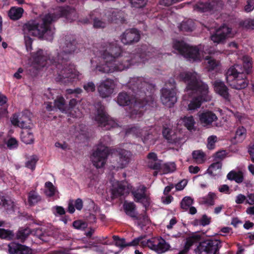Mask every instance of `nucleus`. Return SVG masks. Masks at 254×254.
Here are the masks:
<instances>
[{"mask_svg":"<svg viewBox=\"0 0 254 254\" xmlns=\"http://www.w3.org/2000/svg\"><path fill=\"white\" fill-rule=\"evenodd\" d=\"M41 196L37 192L31 191L29 193L28 202L30 205H34L41 201Z\"/></svg>","mask_w":254,"mask_h":254,"instance_id":"4c0bfd02","label":"nucleus"},{"mask_svg":"<svg viewBox=\"0 0 254 254\" xmlns=\"http://www.w3.org/2000/svg\"><path fill=\"white\" fill-rule=\"evenodd\" d=\"M246 197L242 194H239L236 197L235 202L237 204H241L246 200Z\"/></svg>","mask_w":254,"mask_h":254,"instance_id":"69168bd1","label":"nucleus"},{"mask_svg":"<svg viewBox=\"0 0 254 254\" xmlns=\"http://www.w3.org/2000/svg\"><path fill=\"white\" fill-rule=\"evenodd\" d=\"M227 179L230 180H234L237 183H241L243 181V174L241 171H232L229 172L227 176Z\"/></svg>","mask_w":254,"mask_h":254,"instance_id":"72a5a7b5","label":"nucleus"},{"mask_svg":"<svg viewBox=\"0 0 254 254\" xmlns=\"http://www.w3.org/2000/svg\"><path fill=\"white\" fill-rule=\"evenodd\" d=\"M134 200L137 202H140L144 206H146L150 203V199L146 193V188L143 186H140L136 189L131 192Z\"/></svg>","mask_w":254,"mask_h":254,"instance_id":"6ab92c4d","label":"nucleus"},{"mask_svg":"<svg viewBox=\"0 0 254 254\" xmlns=\"http://www.w3.org/2000/svg\"><path fill=\"white\" fill-rule=\"evenodd\" d=\"M103 48L102 57L104 63L96 66V70L102 73L121 71L128 68L131 64L144 61L139 54L133 55L130 62L128 58L123 60H117L122 53L121 48L117 41L106 43Z\"/></svg>","mask_w":254,"mask_h":254,"instance_id":"7ed1b4c3","label":"nucleus"},{"mask_svg":"<svg viewBox=\"0 0 254 254\" xmlns=\"http://www.w3.org/2000/svg\"><path fill=\"white\" fill-rule=\"evenodd\" d=\"M140 246L142 247H147L158 254L164 253L170 248V245L161 238L146 239L144 237H142V239L140 242Z\"/></svg>","mask_w":254,"mask_h":254,"instance_id":"9d476101","label":"nucleus"},{"mask_svg":"<svg viewBox=\"0 0 254 254\" xmlns=\"http://www.w3.org/2000/svg\"><path fill=\"white\" fill-rule=\"evenodd\" d=\"M113 239L115 242L116 246L121 248H124L127 246H135L137 245H140V242L142 239V237H139L135 238L129 243H127L124 239H120L117 236H113Z\"/></svg>","mask_w":254,"mask_h":254,"instance_id":"a878e982","label":"nucleus"},{"mask_svg":"<svg viewBox=\"0 0 254 254\" xmlns=\"http://www.w3.org/2000/svg\"><path fill=\"white\" fill-rule=\"evenodd\" d=\"M215 91L226 99H228V89L223 82L216 80L212 83Z\"/></svg>","mask_w":254,"mask_h":254,"instance_id":"393cba45","label":"nucleus"},{"mask_svg":"<svg viewBox=\"0 0 254 254\" xmlns=\"http://www.w3.org/2000/svg\"><path fill=\"white\" fill-rule=\"evenodd\" d=\"M192 158L198 164H201L205 160V155L204 153L200 150H195L192 152Z\"/></svg>","mask_w":254,"mask_h":254,"instance_id":"58836bf2","label":"nucleus"},{"mask_svg":"<svg viewBox=\"0 0 254 254\" xmlns=\"http://www.w3.org/2000/svg\"><path fill=\"white\" fill-rule=\"evenodd\" d=\"M7 145L10 149L15 148L18 146V142L14 138H10L7 141Z\"/></svg>","mask_w":254,"mask_h":254,"instance_id":"13d9d810","label":"nucleus"},{"mask_svg":"<svg viewBox=\"0 0 254 254\" xmlns=\"http://www.w3.org/2000/svg\"><path fill=\"white\" fill-rule=\"evenodd\" d=\"M235 32L226 25H223L217 29L210 36L211 40L214 43H223L227 38L232 37Z\"/></svg>","mask_w":254,"mask_h":254,"instance_id":"f8f14e48","label":"nucleus"},{"mask_svg":"<svg viewBox=\"0 0 254 254\" xmlns=\"http://www.w3.org/2000/svg\"><path fill=\"white\" fill-rule=\"evenodd\" d=\"M8 251L10 254H31V250L25 246L14 242L8 245Z\"/></svg>","mask_w":254,"mask_h":254,"instance_id":"5701e85b","label":"nucleus"},{"mask_svg":"<svg viewBox=\"0 0 254 254\" xmlns=\"http://www.w3.org/2000/svg\"><path fill=\"white\" fill-rule=\"evenodd\" d=\"M11 121L13 125L21 127L23 129L31 128L33 127L27 112L22 113L18 116L14 115Z\"/></svg>","mask_w":254,"mask_h":254,"instance_id":"dca6fc26","label":"nucleus"},{"mask_svg":"<svg viewBox=\"0 0 254 254\" xmlns=\"http://www.w3.org/2000/svg\"><path fill=\"white\" fill-rule=\"evenodd\" d=\"M38 160V158L37 156L32 155L28 158L27 161L25 163V166L32 170H34Z\"/></svg>","mask_w":254,"mask_h":254,"instance_id":"37998d69","label":"nucleus"},{"mask_svg":"<svg viewBox=\"0 0 254 254\" xmlns=\"http://www.w3.org/2000/svg\"><path fill=\"white\" fill-rule=\"evenodd\" d=\"M82 91V90L80 88H77L74 89H67L66 90V94H80Z\"/></svg>","mask_w":254,"mask_h":254,"instance_id":"338daca9","label":"nucleus"},{"mask_svg":"<svg viewBox=\"0 0 254 254\" xmlns=\"http://www.w3.org/2000/svg\"><path fill=\"white\" fill-rule=\"evenodd\" d=\"M200 237L199 235H195L189 237L187 239L185 246L184 248L187 249V251H189L190 247L194 243H197L200 240Z\"/></svg>","mask_w":254,"mask_h":254,"instance_id":"ea45409f","label":"nucleus"},{"mask_svg":"<svg viewBox=\"0 0 254 254\" xmlns=\"http://www.w3.org/2000/svg\"><path fill=\"white\" fill-rule=\"evenodd\" d=\"M130 187L127 186V183L116 182L113 185L112 189V196L114 198L124 195L129 192Z\"/></svg>","mask_w":254,"mask_h":254,"instance_id":"aec40b11","label":"nucleus"},{"mask_svg":"<svg viewBox=\"0 0 254 254\" xmlns=\"http://www.w3.org/2000/svg\"><path fill=\"white\" fill-rule=\"evenodd\" d=\"M153 102L154 100L152 97H149L148 100L146 101L145 102L142 101V99H135L133 107V110L130 113V118L134 120L139 119L143 115L142 111L139 110V109L146 105L153 106L154 104Z\"/></svg>","mask_w":254,"mask_h":254,"instance_id":"ddd939ff","label":"nucleus"},{"mask_svg":"<svg viewBox=\"0 0 254 254\" xmlns=\"http://www.w3.org/2000/svg\"><path fill=\"white\" fill-rule=\"evenodd\" d=\"M129 86L133 90H140L145 92V91H151L154 86L145 81L142 77H134L130 79L129 82Z\"/></svg>","mask_w":254,"mask_h":254,"instance_id":"f3484780","label":"nucleus"},{"mask_svg":"<svg viewBox=\"0 0 254 254\" xmlns=\"http://www.w3.org/2000/svg\"><path fill=\"white\" fill-rule=\"evenodd\" d=\"M172 131L169 128H164L163 130L162 133L164 137H165L169 142L171 143L176 142V138L171 133Z\"/></svg>","mask_w":254,"mask_h":254,"instance_id":"a18cd8bd","label":"nucleus"},{"mask_svg":"<svg viewBox=\"0 0 254 254\" xmlns=\"http://www.w3.org/2000/svg\"><path fill=\"white\" fill-rule=\"evenodd\" d=\"M183 122L185 126L189 130H191L193 128L195 122L192 116H190L189 117H184L183 119Z\"/></svg>","mask_w":254,"mask_h":254,"instance_id":"49530a36","label":"nucleus"},{"mask_svg":"<svg viewBox=\"0 0 254 254\" xmlns=\"http://www.w3.org/2000/svg\"><path fill=\"white\" fill-rule=\"evenodd\" d=\"M243 61V68H242V70L247 74H248L250 69L252 67V59L248 56H244Z\"/></svg>","mask_w":254,"mask_h":254,"instance_id":"79ce46f5","label":"nucleus"},{"mask_svg":"<svg viewBox=\"0 0 254 254\" xmlns=\"http://www.w3.org/2000/svg\"><path fill=\"white\" fill-rule=\"evenodd\" d=\"M31 234V230L29 228H21L17 231L16 238L21 242H23Z\"/></svg>","mask_w":254,"mask_h":254,"instance_id":"e433bc0d","label":"nucleus"},{"mask_svg":"<svg viewBox=\"0 0 254 254\" xmlns=\"http://www.w3.org/2000/svg\"><path fill=\"white\" fill-rule=\"evenodd\" d=\"M129 96L125 92L120 93L117 97V102L120 106H127L131 102Z\"/></svg>","mask_w":254,"mask_h":254,"instance_id":"c9c22d12","label":"nucleus"},{"mask_svg":"<svg viewBox=\"0 0 254 254\" xmlns=\"http://www.w3.org/2000/svg\"><path fill=\"white\" fill-rule=\"evenodd\" d=\"M246 129L243 127H240L237 129L234 137L233 138V141L234 143L242 142L246 138Z\"/></svg>","mask_w":254,"mask_h":254,"instance_id":"c756f323","label":"nucleus"},{"mask_svg":"<svg viewBox=\"0 0 254 254\" xmlns=\"http://www.w3.org/2000/svg\"><path fill=\"white\" fill-rule=\"evenodd\" d=\"M242 25L246 28L254 29V19H246L243 22Z\"/></svg>","mask_w":254,"mask_h":254,"instance_id":"603ef678","label":"nucleus"},{"mask_svg":"<svg viewBox=\"0 0 254 254\" xmlns=\"http://www.w3.org/2000/svg\"><path fill=\"white\" fill-rule=\"evenodd\" d=\"M127 133H131L136 136L142 137V140L143 142H145L148 139V137L150 135L148 134L147 137L146 136L145 131L143 129H139L137 127H134L129 128Z\"/></svg>","mask_w":254,"mask_h":254,"instance_id":"473e14b6","label":"nucleus"},{"mask_svg":"<svg viewBox=\"0 0 254 254\" xmlns=\"http://www.w3.org/2000/svg\"><path fill=\"white\" fill-rule=\"evenodd\" d=\"M139 39L140 35L138 31L135 29H127L121 36V41L125 45L137 42Z\"/></svg>","mask_w":254,"mask_h":254,"instance_id":"a211bd4d","label":"nucleus"},{"mask_svg":"<svg viewBox=\"0 0 254 254\" xmlns=\"http://www.w3.org/2000/svg\"><path fill=\"white\" fill-rule=\"evenodd\" d=\"M254 9V0H248L247 4L245 6V10L246 12L252 11Z\"/></svg>","mask_w":254,"mask_h":254,"instance_id":"680f3d73","label":"nucleus"},{"mask_svg":"<svg viewBox=\"0 0 254 254\" xmlns=\"http://www.w3.org/2000/svg\"><path fill=\"white\" fill-rule=\"evenodd\" d=\"M60 51L57 53L56 59L50 58L46 51L42 50L37 51L33 55V61L40 66H45L50 64H55L58 69L57 81L63 84L71 83L77 79L79 73L73 65L67 63L69 55L77 51V47L75 41L66 40L61 44Z\"/></svg>","mask_w":254,"mask_h":254,"instance_id":"f257e3e1","label":"nucleus"},{"mask_svg":"<svg viewBox=\"0 0 254 254\" xmlns=\"http://www.w3.org/2000/svg\"><path fill=\"white\" fill-rule=\"evenodd\" d=\"M247 74L239 64H235L227 70L226 73L227 82L233 88L240 90L247 87L249 84Z\"/></svg>","mask_w":254,"mask_h":254,"instance_id":"39448f33","label":"nucleus"},{"mask_svg":"<svg viewBox=\"0 0 254 254\" xmlns=\"http://www.w3.org/2000/svg\"><path fill=\"white\" fill-rule=\"evenodd\" d=\"M21 139L23 142L26 144L33 143L34 141V137L32 131L30 128L23 129L21 133Z\"/></svg>","mask_w":254,"mask_h":254,"instance_id":"cd10ccee","label":"nucleus"},{"mask_svg":"<svg viewBox=\"0 0 254 254\" xmlns=\"http://www.w3.org/2000/svg\"><path fill=\"white\" fill-rule=\"evenodd\" d=\"M149 167L154 170H159L161 174H167L174 171L176 169V166L174 163L162 164L161 162H155L153 165L152 163H149Z\"/></svg>","mask_w":254,"mask_h":254,"instance_id":"4be33fe9","label":"nucleus"},{"mask_svg":"<svg viewBox=\"0 0 254 254\" xmlns=\"http://www.w3.org/2000/svg\"><path fill=\"white\" fill-rule=\"evenodd\" d=\"M31 234L37 237L41 240H44V234L40 228H37L31 231Z\"/></svg>","mask_w":254,"mask_h":254,"instance_id":"5fc2aeb1","label":"nucleus"},{"mask_svg":"<svg viewBox=\"0 0 254 254\" xmlns=\"http://www.w3.org/2000/svg\"><path fill=\"white\" fill-rule=\"evenodd\" d=\"M222 168V163L217 161L212 164L208 168L207 171L211 175L215 176L219 175L221 173Z\"/></svg>","mask_w":254,"mask_h":254,"instance_id":"7c9ffc66","label":"nucleus"},{"mask_svg":"<svg viewBox=\"0 0 254 254\" xmlns=\"http://www.w3.org/2000/svg\"><path fill=\"white\" fill-rule=\"evenodd\" d=\"M124 207L127 214L136 219H140L139 217L137 216L135 212V205L133 202L125 201Z\"/></svg>","mask_w":254,"mask_h":254,"instance_id":"c85d7f7f","label":"nucleus"},{"mask_svg":"<svg viewBox=\"0 0 254 254\" xmlns=\"http://www.w3.org/2000/svg\"><path fill=\"white\" fill-rule=\"evenodd\" d=\"M148 158L150 160L148 163V165L149 166V163H152L153 165L155 162H159L160 163V161L157 160V155L154 153H150L148 155Z\"/></svg>","mask_w":254,"mask_h":254,"instance_id":"052dcab7","label":"nucleus"},{"mask_svg":"<svg viewBox=\"0 0 254 254\" xmlns=\"http://www.w3.org/2000/svg\"><path fill=\"white\" fill-rule=\"evenodd\" d=\"M203 58L205 60L207 68L209 70H214L220 65V61L214 59L211 57L204 56Z\"/></svg>","mask_w":254,"mask_h":254,"instance_id":"2f4dec72","label":"nucleus"},{"mask_svg":"<svg viewBox=\"0 0 254 254\" xmlns=\"http://www.w3.org/2000/svg\"><path fill=\"white\" fill-rule=\"evenodd\" d=\"M216 198V196L215 193L209 192L206 197L202 198V202L209 205H213Z\"/></svg>","mask_w":254,"mask_h":254,"instance_id":"09e8293b","label":"nucleus"},{"mask_svg":"<svg viewBox=\"0 0 254 254\" xmlns=\"http://www.w3.org/2000/svg\"><path fill=\"white\" fill-rule=\"evenodd\" d=\"M116 86L115 81L112 79L107 78L101 81L98 86L100 96L102 98L110 97L113 93Z\"/></svg>","mask_w":254,"mask_h":254,"instance_id":"4468645a","label":"nucleus"},{"mask_svg":"<svg viewBox=\"0 0 254 254\" xmlns=\"http://www.w3.org/2000/svg\"><path fill=\"white\" fill-rule=\"evenodd\" d=\"M110 141L109 136H104L100 140L97 148L92 153L90 159L94 166L96 168H101L105 164L109 149L107 147Z\"/></svg>","mask_w":254,"mask_h":254,"instance_id":"0eeeda50","label":"nucleus"},{"mask_svg":"<svg viewBox=\"0 0 254 254\" xmlns=\"http://www.w3.org/2000/svg\"><path fill=\"white\" fill-rule=\"evenodd\" d=\"M220 241L208 239L200 242L195 250L196 254H216L220 248Z\"/></svg>","mask_w":254,"mask_h":254,"instance_id":"9b49d317","label":"nucleus"},{"mask_svg":"<svg viewBox=\"0 0 254 254\" xmlns=\"http://www.w3.org/2000/svg\"><path fill=\"white\" fill-rule=\"evenodd\" d=\"M132 6L136 8H140L144 6L147 2V0H129Z\"/></svg>","mask_w":254,"mask_h":254,"instance_id":"3c124183","label":"nucleus"},{"mask_svg":"<svg viewBox=\"0 0 254 254\" xmlns=\"http://www.w3.org/2000/svg\"><path fill=\"white\" fill-rule=\"evenodd\" d=\"M106 23L102 20L96 18L94 19L93 26L95 28H104L106 26Z\"/></svg>","mask_w":254,"mask_h":254,"instance_id":"bf43d9fd","label":"nucleus"},{"mask_svg":"<svg viewBox=\"0 0 254 254\" xmlns=\"http://www.w3.org/2000/svg\"><path fill=\"white\" fill-rule=\"evenodd\" d=\"M210 223V218L207 217L205 215H203L200 221V224L202 226L208 225Z\"/></svg>","mask_w":254,"mask_h":254,"instance_id":"774afa93","label":"nucleus"},{"mask_svg":"<svg viewBox=\"0 0 254 254\" xmlns=\"http://www.w3.org/2000/svg\"><path fill=\"white\" fill-rule=\"evenodd\" d=\"M223 7L222 2L218 0H213L209 2H199L194 6V9L200 12L215 11L221 10Z\"/></svg>","mask_w":254,"mask_h":254,"instance_id":"2eb2a0df","label":"nucleus"},{"mask_svg":"<svg viewBox=\"0 0 254 254\" xmlns=\"http://www.w3.org/2000/svg\"><path fill=\"white\" fill-rule=\"evenodd\" d=\"M55 106L62 112L66 111L65 100L63 97H59L55 100Z\"/></svg>","mask_w":254,"mask_h":254,"instance_id":"de8ad7c7","label":"nucleus"},{"mask_svg":"<svg viewBox=\"0 0 254 254\" xmlns=\"http://www.w3.org/2000/svg\"><path fill=\"white\" fill-rule=\"evenodd\" d=\"M23 9L20 7H12L9 11L8 15L12 20H17L22 15Z\"/></svg>","mask_w":254,"mask_h":254,"instance_id":"f704fd0d","label":"nucleus"},{"mask_svg":"<svg viewBox=\"0 0 254 254\" xmlns=\"http://www.w3.org/2000/svg\"><path fill=\"white\" fill-rule=\"evenodd\" d=\"M173 47L178 52L190 61H198L204 57V48L201 45L190 46L182 40L174 41Z\"/></svg>","mask_w":254,"mask_h":254,"instance_id":"423d86ee","label":"nucleus"},{"mask_svg":"<svg viewBox=\"0 0 254 254\" xmlns=\"http://www.w3.org/2000/svg\"><path fill=\"white\" fill-rule=\"evenodd\" d=\"M180 80L187 84L186 92L188 94H196L188 105V110L194 111L199 108L203 101L210 100L208 95V87L200 80V77L195 71H183L178 75Z\"/></svg>","mask_w":254,"mask_h":254,"instance_id":"20e7f679","label":"nucleus"},{"mask_svg":"<svg viewBox=\"0 0 254 254\" xmlns=\"http://www.w3.org/2000/svg\"><path fill=\"white\" fill-rule=\"evenodd\" d=\"M58 14H48L43 18L41 23L35 21H30L24 24L23 31L25 45L27 51L32 49V38L30 36L42 37L49 35L48 40H52L54 31L51 29L50 24L61 17L64 16L69 20L72 21L76 19V14L74 10L68 8L60 7L58 9Z\"/></svg>","mask_w":254,"mask_h":254,"instance_id":"f03ea898","label":"nucleus"},{"mask_svg":"<svg viewBox=\"0 0 254 254\" xmlns=\"http://www.w3.org/2000/svg\"><path fill=\"white\" fill-rule=\"evenodd\" d=\"M161 100L162 103L168 107H171L177 102L175 82L170 79L162 89Z\"/></svg>","mask_w":254,"mask_h":254,"instance_id":"1a4fd4ad","label":"nucleus"},{"mask_svg":"<svg viewBox=\"0 0 254 254\" xmlns=\"http://www.w3.org/2000/svg\"><path fill=\"white\" fill-rule=\"evenodd\" d=\"M96 111L92 117V119L96 122L99 126L105 127L106 129H110L117 126L115 121L110 118L105 111L104 107L100 103L97 104Z\"/></svg>","mask_w":254,"mask_h":254,"instance_id":"6e6552de","label":"nucleus"},{"mask_svg":"<svg viewBox=\"0 0 254 254\" xmlns=\"http://www.w3.org/2000/svg\"><path fill=\"white\" fill-rule=\"evenodd\" d=\"M193 28V23L191 20H188L187 21H183L180 24L179 29L181 31H191Z\"/></svg>","mask_w":254,"mask_h":254,"instance_id":"c03bdc74","label":"nucleus"},{"mask_svg":"<svg viewBox=\"0 0 254 254\" xmlns=\"http://www.w3.org/2000/svg\"><path fill=\"white\" fill-rule=\"evenodd\" d=\"M118 158L117 163L119 167L123 168L127 166L131 160V153L125 149H119L117 151Z\"/></svg>","mask_w":254,"mask_h":254,"instance_id":"412c9836","label":"nucleus"},{"mask_svg":"<svg viewBox=\"0 0 254 254\" xmlns=\"http://www.w3.org/2000/svg\"><path fill=\"white\" fill-rule=\"evenodd\" d=\"M45 186L46 195L49 197L54 195L57 190L53 184L50 182H47L45 183Z\"/></svg>","mask_w":254,"mask_h":254,"instance_id":"a19ab883","label":"nucleus"},{"mask_svg":"<svg viewBox=\"0 0 254 254\" xmlns=\"http://www.w3.org/2000/svg\"><path fill=\"white\" fill-rule=\"evenodd\" d=\"M193 200L190 196L184 197L181 202V207L182 209L187 210H189V213L193 215L196 212V209L193 206H191L193 204Z\"/></svg>","mask_w":254,"mask_h":254,"instance_id":"bb28decb","label":"nucleus"},{"mask_svg":"<svg viewBox=\"0 0 254 254\" xmlns=\"http://www.w3.org/2000/svg\"><path fill=\"white\" fill-rule=\"evenodd\" d=\"M83 88L87 92H94L95 90L96 86L95 84L91 81L85 83Z\"/></svg>","mask_w":254,"mask_h":254,"instance_id":"6e6d98bb","label":"nucleus"},{"mask_svg":"<svg viewBox=\"0 0 254 254\" xmlns=\"http://www.w3.org/2000/svg\"><path fill=\"white\" fill-rule=\"evenodd\" d=\"M0 205H2L6 209H9V207H12V202L10 200L5 199V197L2 196L0 198Z\"/></svg>","mask_w":254,"mask_h":254,"instance_id":"4d7b16f0","label":"nucleus"},{"mask_svg":"<svg viewBox=\"0 0 254 254\" xmlns=\"http://www.w3.org/2000/svg\"><path fill=\"white\" fill-rule=\"evenodd\" d=\"M217 141V137L215 135H211L207 139V147L209 149L214 148L215 143Z\"/></svg>","mask_w":254,"mask_h":254,"instance_id":"864d4df0","label":"nucleus"},{"mask_svg":"<svg viewBox=\"0 0 254 254\" xmlns=\"http://www.w3.org/2000/svg\"><path fill=\"white\" fill-rule=\"evenodd\" d=\"M226 156V151L225 150H221L216 153L215 158L218 160H222Z\"/></svg>","mask_w":254,"mask_h":254,"instance_id":"e2e57ef3","label":"nucleus"},{"mask_svg":"<svg viewBox=\"0 0 254 254\" xmlns=\"http://www.w3.org/2000/svg\"><path fill=\"white\" fill-rule=\"evenodd\" d=\"M53 210L55 211V213H57L60 215H64L65 213V210L64 208L62 206H55L53 207Z\"/></svg>","mask_w":254,"mask_h":254,"instance_id":"0e129e2a","label":"nucleus"},{"mask_svg":"<svg viewBox=\"0 0 254 254\" xmlns=\"http://www.w3.org/2000/svg\"><path fill=\"white\" fill-rule=\"evenodd\" d=\"M199 118L201 124L204 126L210 125L217 120L216 115L211 111H205L199 114Z\"/></svg>","mask_w":254,"mask_h":254,"instance_id":"b1692460","label":"nucleus"},{"mask_svg":"<svg viewBox=\"0 0 254 254\" xmlns=\"http://www.w3.org/2000/svg\"><path fill=\"white\" fill-rule=\"evenodd\" d=\"M0 238L7 240H11L14 238V234L11 231L0 228Z\"/></svg>","mask_w":254,"mask_h":254,"instance_id":"8fccbe9b","label":"nucleus"}]
</instances>
